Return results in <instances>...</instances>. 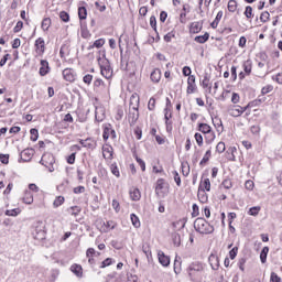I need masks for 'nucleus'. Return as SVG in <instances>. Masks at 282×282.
I'll list each match as a JSON object with an SVG mask.
<instances>
[{
	"label": "nucleus",
	"instance_id": "obj_1",
	"mask_svg": "<svg viewBox=\"0 0 282 282\" xmlns=\"http://www.w3.org/2000/svg\"><path fill=\"white\" fill-rule=\"evenodd\" d=\"M194 228L195 231L199 232L200 235H212V232H215V227L208 224V221H206L204 218H197L194 221Z\"/></svg>",
	"mask_w": 282,
	"mask_h": 282
},
{
	"label": "nucleus",
	"instance_id": "obj_2",
	"mask_svg": "<svg viewBox=\"0 0 282 282\" xmlns=\"http://www.w3.org/2000/svg\"><path fill=\"white\" fill-rule=\"evenodd\" d=\"M155 195H158L160 198H164L166 195H169V183H166V181L163 178H159L156 181Z\"/></svg>",
	"mask_w": 282,
	"mask_h": 282
},
{
	"label": "nucleus",
	"instance_id": "obj_3",
	"mask_svg": "<svg viewBox=\"0 0 282 282\" xmlns=\"http://www.w3.org/2000/svg\"><path fill=\"white\" fill-rule=\"evenodd\" d=\"M140 107V96L138 94H132L130 97V109L132 112V122H135L139 118L138 108Z\"/></svg>",
	"mask_w": 282,
	"mask_h": 282
},
{
	"label": "nucleus",
	"instance_id": "obj_4",
	"mask_svg": "<svg viewBox=\"0 0 282 282\" xmlns=\"http://www.w3.org/2000/svg\"><path fill=\"white\" fill-rule=\"evenodd\" d=\"M248 107H250V104L247 105L246 107L234 106L228 109V113H229V116H232V118H239V116L245 113V111L248 109Z\"/></svg>",
	"mask_w": 282,
	"mask_h": 282
},
{
	"label": "nucleus",
	"instance_id": "obj_5",
	"mask_svg": "<svg viewBox=\"0 0 282 282\" xmlns=\"http://www.w3.org/2000/svg\"><path fill=\"white\" fill-rule=\"evenodd\" d=\"M118 227V223L115 220H108V221H102L100 226V232H111V230H115V228Z\"/></svg>",
	"mask_w": 282,
	"mask_h": 282
},
{
	"label": "nucleus",
	"instance_id": "obj_6",
	"mask_svg": "<svg viewBox=\"0 0 282 282\" xmlns=\"http://www.w3.org/2000/svg\"><path fill=\"white\" fill-rule=\"evenodd\" d=\"M102 138H104L105 142H107L109 140V138H112V140H115V138H116V130L111 129V123H106L104 126Z\"/></svg>",
	"mask_w": 282,
	"mask_h": 282
},
{
	"label": "nucleus",
	"instance_id": "obj_7",
	"mask_svg": "<svg viewBox=\"0 0 282 282\" xmlns=\"http://www.w3.org/2000/svg\"><path fill=\"white\" fill-rule=\"evenodd\" d=\"M102 156L106 160H113V148L110 144H105L102 147Z\"/></svg>",
	"mask_w": 282,
	"mask_h": 282
},
{
	"label": "nucleus",
	"instance_id": "obj_8",
	"mask_svg": "<svg viewBox=\"0 0 282 282\" xmlns=\"http://www.w3.org/2000/svg\"><path fill=\"white\" fill-rule=\"evenodd\" d=\"M158 257L159 263H161V265H163L164 268H169V265H171V258L164 254L163 251H159Z\"/></svg>",
	"mask_w": 282,
	"mask_h": 282
},
{
	"label": "nucleus",
	"instance_id": "obj_9",
	"mask_svg": "<svg viewBox=\"0 0 282 282\" xmlns=\"http://www.w3.org/2000/svg\"><path fill=\"white\" fill-rule=\"evenodd\" d=\"M54 162H55L54 155L46 153V154H43V156L40 161V164H42L43 166H50V165L54 164Z\"/></svg>",
	"mask_w": 282,
	"mask_h": 282
},
{
	"label": "nucleus",
	"instance_id": "obj_10",
	"mask_svg": "<svg viewBox=\"0 0 282 282\" xmlns=\"http://www.w3.org/2000/svg\"><path fill=\"white\" fill-rule=\"evenodd\" d=\"M40 65V76H47V74H50V63L45 59H42Z\"/></svg>",
	"mask_w": 282,
	"mask_h": 282
},
{
	"label": "nucleus",
	"instance_id": "obj_11",
	"mask_svg": "<svg viewBox=\"0 0 282 282\" xmlns=\"http://www.w3.org/2000/svg\"><path fill=\"white\" fill-rule=\"evenodd\" d=\"M34 156V149H25L21 152V158L24 162H30Z\"/></svg>",
	"mask_w": 282,
	"mask_h": 282
},
{
	"label": "nucleus",
	"instance_id": "obj_12",
	"mask_svg": "<svg viewBox=\"0 0 282 282\" xmlns=\"http://www.w3.org/2000/svg\"><path fill=\"white\" fill-rule=\"evenodd\" d=\"M63 77L68 83H74V80H76V77L74 76V70L72 68L64 69Z\"/></svg>",
	"mask_w": 282,
	"mask_h": 282
},
{
	"label": "nucleus",
	"instance_id": "obj_13",
	"mask_svg": "<svg viewBox=\"0 0 282 282\" xmlns=\"http://www.w3.org/2000/svg\"><path fill=\"white\" fill-rule=\"evenodd\" d=\"M130 195V199H132V202H140L142 194L140 193V189L132 187L129 192Z\"/></svg>",
	"mask_w": 282,
	"mask_h": 282
},
{
	"label": "nucleus",
	"instance_id": "obj_14",
	"mask_svg": "<svg viewBox=\"0 0 282 282\" xmlns=\"http://www.w3.org/2000/svg\"><path fill=\"white\" fill-rule=\"evenodd\" d=\"M79 144H82V147L85 149H96V141H94L91 138L79 140Z\"/></svg>",
	"mask_w": 282,
	"mask_h": 282
},
{
	"label": "nucleus",
	"instance_id": "obj_15",
	"mask_svg": "<svg viewBox=\"0 0 282 282\" xmlns=\"http://www.w3.org/2000/svg\"><path fill=\"white\" fill-rule=\"evenodd\" d=\"M100 72L101 76H104V78H107V80H109V78L113 76V70L111 69V66H101Z\"/></svg>",
	"mask_w": 282,
	"mask_h": 282
},
{
	"label": "nucleus",
	"instance_id": "obj_16",
	"mask_svg": "<svg viewBox=\"0 0 282 282\" xmlns=\"http://www.w3.org/2000/svg\"><path fill=\"white\" fill-rule=\"evenodd\" d=\"M70 271L77 276L78 279H83V267L80 264H73L70 267Z\"/></svg>",
	"mask_w": 282,
	"mask_h": 282
},
{
	"label": "nucleus",
	"instance_id": "obj_17",
	"mask_svg": "<svg viewBox=\"0 0 282 282\" xmlns=\"http://www.w3.org/2000/svg\"><path fill=\"white\" fill-rule=\"evenodd\" d=\"M185 226H186V218H182L172 223V227L174 228V230H183Z\"/></svg>",
	"mask_w": 282,
	"mask_h": 282
},
{
	"label": "nucleus",
	"instance_id": "obj_18",
	"mask_svg": "<svg viewBox=\"0 0 282 282\" xmlns=\"http://www.w3.org/2000/svg\"><path fill=\"white\" fill-rule=\"evenodd\" d=\"M150 78H151L152 83H160V80L162 78V72L159 68H155L151 73Z\"/></svg>",
	"mask_w": 282,
	"mask_h": 282
},
{
	"label": "nucleus",
	"instance_id": "obj_19",
	"mask_svg": "<svg viewBox=\"0 0 282 282\" xmlns=\"http://www.w3.org/2000/svg\"><path fill=\"white\" fill-rule=\"evenodd\" d=\"M197 197L200 204H206V202H208V194H206V191H204V188H198Z\"/></svg>",
	"mask_w": 282,
	"mask_h": 282
},
{
	"label": "nucleus",
	"instance_id": "obj_20",
	"mask_svg": "<svg viewBox=\"0 0 282 282\" xmlns=\"http://www.w3.org/2000/svg\"><path fill=\"white\" fill-rule=\"evenodd\" d=\"M204 270V267L202 263H193L189 265V276H193V272H202Z\"/></svg>",
	"mask_w": 282,
	"mask_h": 282
},
{
	"label": "nucleus",
	"instance_id": "obj_21",
	"mask_svg": "<svg viewBox=\"0 0 282 282\" xmlns=\"http://www.w3.org/2000/svg\"><path fill=\"white\" fill-rule=\"evenodd\" d=\"M174 272L175 274H180V272H182V258L180 257H175L174 260Z\"/></svg>",
	"mask_w": 282,
	"mask_h": 282
},
{
	"label": "nucleus",
	"instance_id": "obj_22",
	"mask_svg": "<svg viewBox=\"0 0 282 282\" xmlns=\"http://www.w3.org/2000/svg\"><path fill=\"white\" fill-rule=\"evenodd\" d=\"M268 252H270L269 247H263L260 253V261L261 263H265L268 261Z\"/></svg>",
	"mask_w": 282,
	"mask_h": 282
},
{
	"label": "nucleus",
	"instance_id": "obj_23",
	"mask_svg": "<svg viewBox=\"0 0 282 282\" xmlns=\"http://www.w3.org/2000/svg\"><path fill=\"white\" fill-rule=\"evenodd\" d=\"M35 46L39 52H45V40H43V37H39L35 41Z\"/></svg>",
	"mask_w": 282,
	"mask_h": 282
},
{
	"label": "nucleus",
	"instance_id": "obj_24",
	"mask_svg": "<svg viewBox=\"0 0 282 282\" xmlns=\"http://www.w3.org/2000/svg\"><path fill=\"white\" fill-rule=\"evenodd\" d=\"M198 131H200V133H210L213 131V128H210L208 126V123H199L198 126Z\"/></svg>",
	"mask_w": 282,
	"mask_h": 282
},
{
	"label": "nucleus",
	"instance_id": "obj_25",
	"mask_svg": "<svg viewBox=\"0 0 282 282\" xmlns=\"http://www.w3.org/2000/svg\"><path fill=\"white\" fill-rule=\"evenodd\" d=\"M34 239L37 241H43V239H45V230L36 228Z\"/></svg>",
	"mask_w": 282,
	"mask_h": 282
},
{
	"label": "nucleus",
	"instance_id": "obj_26",
	"mask_svg": "<svg viewBox=\"0 0 282 282\" xmlns=\"http://www.w3.org/2000/svg\"><path fill=\"white\" fill-rule=\"evenodd\" d=\"M67 213L73 217H78L80 215V207L79 206H72L67 209Z\"/></svg>",
	"mask_w": 282,
	"mask_h": 282
},
{
	"label": "nucleus",
	"instance_id": "obj_27",
	"mask_svg": "<svg viewBox=\"0 0 282 282\" xmlns=\"http://www.w3.org/2000/svg\"><path fill=\"white\" fill-rule=\"evenodd\" d=\"M213 124L217 129V131H224V123H221V119L220 118L215 117L213 119Z\"/></svg>",
	"mask_w": 282,
	"mask_h": 282
},
{
	"label": "nucleus",
	"instance_id": "obj_28",
	"mask_svg": "<svg viewBox=\"0 0 282 282\" xmlns=\"http://www.w3.org/2000/svg\"><path fill=\"white\" fill-rule=\"evenodd\" d=\"M172 241H173V243H174V246H175L176 248H180V246H181V243H182V237L180 236V234L174 232V234L172 235Z\"/></svg>",
	"mask_w": 282,
	"mask_h": 282
},
{
	"label": "nucleus",
	"instance_id": "obj_29",
	"mask_svg": "<svg viewBox=\"0 0 282 282\" xmlns=\"http://www.w3.org/2000/svg\"><path fill=\"white\" fill-rule=\"evenodd\" d=\"M204 191L210 192V178H205L203 182H200L199 187Z\"/></svg>",
	"mask_w": 282,
	"mask_h": 282
},
{
	"label": "nucleus",
	"instance_id": "obj_30",
	"mask_svg": "<svg viewBox=\"0 0 282 282\" xmlns=\"http://www.w3.org/2000/svg\"><path fill=\"white\" fill-rule=\"evenodd\" d=\"M102 45H105V39H99V40H96L94 44L88 47V50H94V47H97V50H100Z\"/></svg>",
	"mask_w": 282,
	"mask_h": 282
},
{
	"label": "nucleus",
	"instance_id": "obj_31",
	"mask_svg": "<svg viewBox=\"0 0 282 282\" xmlns=\"http://www.w3.org/2000/svg\"><path fill=\"white\" fill-rule=\"evenodd\" d=\"M191 32H193V34H197L198 32H202V24L199 22L192 23Z\"/></svg>",
	"mask_w": 282,
	"mask_h": 282
},
{
	"label": "nucleus",
	"instance_id": "obj_32",
	"mask_svg": "<svg viewBox=\"0 0 282 282\" xmlns=\"http://www.w3.org/2000/svg\"><path fill=\"white\" fill-rule=\"evenodd\" d=\"M259 213H261V206H254L248 210V215H250L251 217H257Z\"/></svg>",
	"mask_w": 282,
	"mask_h": 282
},
{
	"label": "nucleus",
	"instance_id": "obj_33",
	"mask_svg": "<svg viewBox=\"0 0 282 282\" xmlns=\"http://www.w3.org/2000/svg\"><path fill=\"white\" fill-rule=\"evenodd\" d=\"M78 17H79L80 21L87 19V8L79 7L78 8Z\"/></svg>",
	"mask_w": 282,
	"mask_h": 282
},
{
	"label": "nucleus",
	"instance_id": "obj_34",
	"mask_svg": "<svg viewBox=\"0 0 282 282\" xmlns=\"http://www.w3.org/2000/svg\"><path fill=\"white\" fill-rule=\"evenodd\" d=\"M50 25H52V20L50 18H46L42 21V30L44 32H47L50 30Z\"/></svg>",
	"mask_w": 282,
	"mask_h": 282
},
{
	"label": "nucleus",
	"instance_id": "obj_35",
	"mask_svg": "<svg viewBox=\"0 0 282 282\" xmlns=\"http://www.w3.org/2000/svg\"><path fill=\"white\" fill-rule=\"evenodd\" d=\"M210 39V35L208 33H205L204 35H198L195 37L196 43H206Z\"/></svg>",
	"mask_w": 282,
	"mask_h": 282
},
{
	"label": "nucleus",
	"instance_id": "obj_36",
	"mask_svg": "<svg viewBox=\"0 0 282 282\" xmlns=\"http://www.w3.org/2000/svg\"><path fill=\"white\" fill-rule=\"evenodd\" d=\"M65 204V197L57 196L53 203L54 208H58V206H63Z\"/></svg>",
	"mask_w": 282,
	"mask_h": 282
},
{
	"label": "nucleus",
	"instance_id": "obj_37",
	"mask_svg": "<svg viewBox=\"0 0 282 282\" xmlns=\"http://www.w3.org/2000/svg\"><path fill=\"white\" fill-rule=\"evenodd\" d=\"M227 8L230 12H237V0H229Z\"/></svg>",
	"mask_w": 282,
	"mask_h": 282
},
{
	"label": "nucleus",
	"instance_id": "obj_38",
	"mask_svg": "<svg viewBox=\"0 0 282 282\" xmlns=\"http://www.w3.org/2000/svg\"><path fill=\"white\" fill-rule=\"evenodd\" d=\"M182 173L185 177H188L191 173V166L188 165V163H182Z\"/></svg>",
	"mask_w": 282,
	"mask_h": 282
},
{
	"label": "nucleus",
	"instance_id": "obj_39",
	"mask_svg": "<svg viewBox=\"0 0 282 282\" xmlns=\"http://www.w3.org/2000/svg\"><path fill=\"white\" fill-rule=\"evenodd\" d=\"M24 204H32L34 202V196H32V193L25 192V197H23Z\"/></svg>",
	"mask_w": 282,
	"mask_h": 282
},
{
	"label": "nucleus",
	"instance_id": "obj_40",
	"mask_svg": "<svg viewBox=\"0 0 282 282\" xmlns=\"http://www.w3.org/2000/svg\"><path fill=\"white\" fill-rule=\"evenodd\" d=\"M130 219L134 228H140V218L135 214H131Z\"/></svg>",
	"mask_w": 282,
	"mask_h": 282
},
{
	"label": "nucleus",
	"instance_id": "obj_41",
	"mask_svg": "<svg viewBox=\"0 0 282 282\" xmlns=\"http://www.w3.org/2000/svg\"><path fill=\"white\" fill-rule=\"evenodd\" d=\"M110 171L115 177H120V170H118V165L116 163L110 165Z\"/></svg>",
	"mask_w": 282,
	"mask_h": 282
},
{
	"label": "nucleus",
	"instance_id": "obj_42",
	"mask_svg": "<svg viewBox=\"0 0 282 282\" xmlns=\"http://www.w3.org/2000/svg\"><path fill=\"white\" fill-rule=\"evenodd\" d=\"M20 213H21V209H19V208H15V209H8V210L6 212V215H7L8 217H17Z\"/></svg>",
	"mask_w": 282,
	"mask_h": 282
},
{
	"label": "nucleus",
	"instance_id": "obj_43",
	"mask_svg": "<svg viewBox=\"0 0 282 282\" xmlns=\"http://www.w3.org/2000/svg\"><path fill=\"white\" fill-rule=\"evenodd\" d=\"M169 111H171V109H169V108L164 109V119H165V124H166L167 129H169V120H171L173 118V116Z\"/></svg>",
	"mask_w": 282,
	"mask_h": 282
},
{
	"label": "nucleus",
	"instance_id": "obj_44",
	"mask_svg": "<svg viewBox=\"0 0 282 282\" xmlns=\"http://www.w3.org/2000/svg\"><path fill=\"white\" fill-rule=\"evenodd\" d=\"M202 87H204V89L208 88L209 91L210 89H213V86H210V78H208V76H205L203 82H202Z\"/></svg>",
	"mask_w": 282,
	"mask_h": 282
},
{
	"label": "nucleus",
	"instance_id": "obj_45",
	"mask_svg": "<svg viewBox=\"0 0 282 282\" xmlns=\"http://www.w3.org/2000/svg\"><path fill=\"white\" fill-rule=\"evenodd\" d=\"M100 87H105V82H102V79L100 78H97L95 82H94V89L96 91H98V89H100Z\"/></svg>",
	"mask_w": 282,
	"mask_h": 282
},
{
	"label": "nucleus",
	"instance_id": "obj_46",
	"mask_svg": "<svg viewBox=\"0 0 282 282\" xmlns=\"http://www.w3.org/2000/svg\"><path fill=\"white\" fill-rule=\"evenodd\" d=\"M269 20H270V12L268 11L262 12L260 15V21L262 23H268Z\"/></svg>",
	"mask_w": 282,
	"mask_h": 282
},
{
	"label": "nucleus",
	"instance_id": "obj_47",
	"mask_svg": "<svg viewBox=\"0 0 282 282\" xmlns=\"http://www.w3.org/2000/svg\"><path fill=\"white\" fill-rule=\"evenodd\" d=\"M175 39V32L171 31L167 34L164 35L165 43H171Z\"/></svg>",
	"mask_w": 282,
	"mask_h": 282
},
{
	"label": "nucleus",
	"instance_id": "obj_48",
	"mask_svg": "<svg viewBox=\"0 0 282 282\" xmlns=\"http://www.w3.org/2000/svg\"><path fill=\"white\" fill-rule=\"evenodd\" d=\"M198 147H202L204 144V137H202V133L196 132L194 135Z\"/></svg>",
	"mask_w": 282,
	"mask_h": 282
},
{
	"label": "nucleus",
	"instance_id": "obj_49",
	"mask_svg": "<svg viewBox=\"0 0 282 282\" xmlns=\"http://www.w3.org/2000/svg\"><path fill=\"white\" fill-rule=\"evenodd\" d=\"M59 19L64 21V23H69V13L62 11L59 13Z\"/></svg>",
	"mask_w": 282,
	"mask_h": 282
},
{
	"label": "nucleus",
	"instance_id": "obj_50",
	"mask_svg": "<svg viewBox=\"0 0 282 282\" xmlns=\"http://www.w3.org/2000/svg\"><path fill=\"white\" fill-rule=\"evenodd\" d=\"M30 133L32 142H36L39 140V130L31 129Z\"/></svg>",
	"mask_w": 282,
	"mask_h": 282
},
{
	"label": "nucleus",
	"instance_id": "obj_51",
	"mask_svg": "<svg viewBox=\"0 0 282 282\" xmlns=\"http://www.w3.org/2000/svg\"><path fill=\"white\" fill-rule=\"evenodd\" d=\"M123 117H124V110L121 107H118L115 116L116 120H120Z\"/></svg>",
	"mask_w": 282,
	"mask_h": 282
},
{
	"label": "nucleus",
	"instance_id": "obj_52",
	"mask_svg": "<svg viewBox=\"0 0 282 282\" xmlns=\"http://www.w3.org/2000/svg\"><path fill=\"white\" fill-rule=\"evenodd\" d=\"M216 151L217 153H224V151H226V143L224 142H218V144L216 145Z\"/></svg>",
	"mask_w": 282,
	"mask_h": 282
},
{
	"label": "nucleus",
	"instance_id": "obj_53",
	"mask_svg": "<svg viewBox=\"0 0 282 282\" xmlns=\"http://www.w3.org/2000/svg\"><path fill=\"white\" fill-rule=\"evenodd\" d=\"M221 186L228 191V189L232 188V181L226 178L223 181Z\"/></svg>",
	"mask_w": 282,
	"mask_h": 282
},
{
	"label": "nucleus",
	"instance_id": "obj_54",
	"mask_svg": "<svg viewBox=\"0 0 282 282\" xmlns=\"http://www.w3.org/2000/svg\"><path fill=\"white\" fill-rule=\"evenodd\" d=\"M274 89L273 85H267L262 88L261 94L263 96H265V94H270V91H272Z\"/></svg>",
	"mask_w": 282,
	"mask_h": 282
},
{
	"label": "nucleus",
	"instance_id": "obj_55",
	"mask_svg": "<svg viewBox=\"0 0 282 282\" xmlns=\"http://www.w3.org/2000/svg\"><path fill=\"white\" fill-rule=\"evenodd\" d=\"M210 155H212V152L210 150H207L205 155L203 156L202 161H200V165L202 164H206V162H208V160H210Z\"/></svg>",
	"mask_w": 282,
	"mask_h": 282
},
{
	"label": "nucleus",
	"instance_id": "obj_56",
	"mask_svg": "<svg viewBox=\"0 0 282 282\" xmlns=\"http://www.w3.org/2000/svg\"><path fill=\"white\" fill-rule=\"evenodd\" d=\"M238 252H239V248H238V247H234V248L229 251V258H230V259H236Z\"/></svg>",
	"mask_w": 282,
	"mask_h": 282
},
{
	"label": "nucleus",
	"instance_id": "obj_57",
	"mask_svg": "<svg viewBox=\"0 0 282 282\" xmlns=\"http://www.w3.org/2000/svg\"><path fill=\"white\" fill-rule=\"evenodd\" d=\"M21 30H23V21H18L13 29V32L17 34V33L21 32Z\"/></svg>",
	"mask_w": 282,
	"mask_h": 282
},
{
	"label": "nucleus",
	"instance_id": "obj_58",
	"mask_svg": "<svg viewBox=\"0 0 282 282\" xmlns=\"http://www.w3.org/2000/svg\"><path fill=\"white\" fill-rule=\"evenodd\" d=\"M111 263H113V260L111 258H107L106 260H104L101 262L100 268H109V265H111Z\"/></svg>",
	"mask_w": 282,
	"mask_h": 282
},
{
	"label": "nucleus",
	"instance_id": "obj_59",
	"mask_svg": "<svg viewBox=\"0 0 282 282\" xmlns=\"http://www.w3.org/2000/svg\"><path fill=\"white\" fill-rule=\"evenodd\" d=\"M192 209H193L192 217H198L199 216V206H197V204H194L192 206Z\"/></svg>",
	"mask_w": 282,
	"mask_h": 282
},
{
	"label": "nucleus",
	"instance_id": "obj_60",
	"mask_svg": "<svg viewBox=\"0 0 282 282\" xmlns=\"http://www.w3.org/2000/svg\"><path fill=\"white\" fill-rule=\"evenodd\" d=\"M195 89H197L196 84H187V94H195Z\"/></svg>",
	"mask_w": 282,
	"mask_h": 282
},
{
	"label": "nucleus",
	"instance_id": "obj_61",
	"mask_svg": "<svg viewBox=\"0 0 282 282\" xmlns=\"http://www.w3.org/2000/svg\"><path fill=\"white\" fill-rule=\"evenodd\" d=\"M91 80H94V76L93 75H85L84 78H83V82L86 84V85H91Z\"/></svg>",
	"mask_w": 282,
	"mask_h": 282
},
{
	"label": "nucleus",
	"instance_id": "obj_62",
	"mask_svg": "<svg viewBox=\"0 0 282 282\" xmlns=\"http://www.w3.org/2000/svg\"><path fill=\"white\" fill-rule=\"evenodd\" d=\"M112 208L115 213H120V203L117 199L112 200Z\"/></svg>",
	"mask_w": 282,
	"mask_h": 282
},
{
	"label": "nucleus",
	"instance_id": "obj_63",
	"mask_svg": "<svg viewBox=\"0 0 282 282\" xmlns=\"http://www.w3.org/2000/svg\"><path fill=\"white\" fill-rule=\"evenodd\" d=\"M270 282H281V278L279 276V274L272 272L270 276Z\"/></svg>",
	"mask_w": 282,
	"mask_h": 282
},
{
	"label": "nucleus",
	"instance_id": "obj_64",
	"mask_svg": "<svg viewBox=\"0 0 282 282\" xmlns=\"http://www.w3.org/2000/svg\"><path fill=\"white\" fill-rule=\"evenodd\" d=\"M245 17L252 19V7L248 6L245 10Z\"/></svg>",
	"mask_w": 282,
	"mask_h": 282
}]
</instances>
